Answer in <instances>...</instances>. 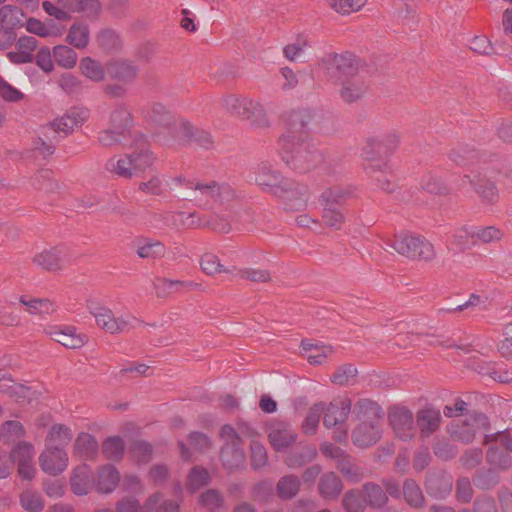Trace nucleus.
Instances as JSON below:
<instances>
[{
	"instance_id": "nucleus-21",
	"label": "nucleus",
	"mask_w": 512,
	"mask_h": 512,
	"mask_svg": "<svg viewBox=\"0 0 512 512\" xmlns=\"http://www.w3.org/2000/svg\"><path fill=\"white\" fill-rule=\"evenodd\" d=\"M245 452L242 444H223L220 450V460L228 471H234L244 466Z\"/></svg>"
},
{
	"instance_id": "nucleus-54",
	"label": "nucleus",
	"mask_w": 512,
	"mask_h": 512,
	"mask_svg": "<svg viewBox=\"0 0 512 512\" xmlns=\"http://www.w3.org/2000/svg\"><path fill=\"white\" fill-rule=\"evenodd\" d=\"M420 187L422 190L434 195H448L450 193V189L442 179L431 173L422 177Z\"/></svg>"
},
{
	"instance_id": "nucleus-51",
	"label": "nucleus",
	"mask_w": 512,
	"mask_h": 512,
	"mask_svg": "<svg viewBox=\"0 0 512 512\" xmlns=\"http://www.w3.org/2000/svg\"><path fill=\"white\" fill-rule=\"evenodd\" d=\"M124 451L125 444L120 436H110L102 443V453L109 460H121L124 455Z\"/></svg>"
},
{
	"instance_id": "nucleus-56",
	"label": "nucleus",
	"mask_w": 512,
	"mask_h": 512,
	"mask_svg": "<svg viewBox=\"0 0 512 512\" xmlns=\"http://www.w3.org/2000/svg\"><path fill=\"white\" fill-rule=\"evenodd\" d=\"M486 461L495 468L500 470H507L512 465L511 456L496 446L488 448L486 453Z\"/></svg>"
},
{
	"instance_id": "nucleus-43",
	"label": "nucleus",
	"mask_w": 512,
	"mask_h": 512,
	"mask_svg": "<svg viewBox=\"0 0 512 512\" xmlns=\"http://www.w3.org/2000/svg\"><path fill=\"white\" fill-rule=\"evenodd\" d=\"M449 159L459 166L471 165L478 158V152L473 145L459 144L448 154Z\"/></svg>"
},
{
	"instance_id": "nucleus-40",
	"label": "nucleus",
	"mask_w": 512,
	"mask_h": 512,
	"mask_svg": "<svg viewBox=\"0 0 512 512\" xmlns=\"http://www.w3.org/2000/svg\"><path fill=\"white\" fill-rule=\"evenodd\" d=\"M199 504L208 512H227L228 508L221 492L208 489L199 496Z\"/></svg>"
},
{
	"instance_id": "nucleus-38",
	"label": "nucleus",
	"mask_w": 512,
	"mask_h": 512,
	"mask_svg": "<svg viewBox=\"0 0 512 512\" xmlns=\"http://www.w3.org/2000/svg\"><path fill=\"white\" fill-rule=\"evenodd\" d=\"M141 242L142 244H139L136 249V254L139 258L155 260L165 256L166 247L161 241L143 238Z\"/></svg>"
},
{
	"instance_id": "nucleus-18",
	"label": "nucleus",
	"mask_w": 512,
	"mask_h": 512,
	"mask_svg": "<svg viewBox=\"0 0 512 512\" xmlns=\"http://www.w3.org/2000/svg\"><path fill=\"white\" fill-rule=\"evenodd\" d=\"M442 421L439 409L427 405L416 413V425L420 431L421 438H428L440 427Z\"/></svg>"
},
{
	"instance_id": "nucleus-61",
	"label": "nucleus",
	"mask_w": 512,
	"mask_h": 512,
	"mask_svg": "<svg viewBox=\"0 0 512 512\" xmlns=\"http://www.w3.org/2000/svg\"><path fill=\"white\" fill-rule=\"evenodd\" d=\"M366 505L365 498L356 490H349L342 499V506L347 512H363Z\"/></svg>"
},
{
	"instance_id": "nucleus-8",
	"label": "nucleus",
	"mask_w": 512,
	"mask_h": 512,
	"mask_svg": "<svg viewBox=\"0 0 512 512\" xmlns=\"http://www.w3.org/2000/svg\"><path fill=\"white\" fill-rule=\"evenodd\" d=\"M351 409L352 401L348 397L337 398L328 405L325 404L323 425L328 429L335 428L333 439L337 442H343L347 438L346 420Z\"/></svg>"
},
{
	"instance_id": "nucleus-16",
	"label": "nucleus",
	"mask_w": 512,
	"mask_h": 512,
	"mask_svg": "<svg viewBox=\"0 0 512 512\" xmlns=\"http://www.w3.org/2000/svg\"><path fill=\"white\" fill-rule=\"evenodd\" d=\"M44 333L68 349H80L88 340L87 335L78 333L74 326H47Z\"/></svg>"
},
{
	"instance_id": "nucleus-11",
	"label": "nucleus",
	"mask_w": 512,
	"mask_h": 512,
	"mask_svg": "<svg viewBox=\"0 0 512 512\" xmlns=\"http://www.w3.org/2000/svg\"><path fill=\"white\" fill-rule=\"evenodd\" d=\"M320 66L331 81H341L358 73L357 59L353 54H328L321 60Z\"/></svg>"
},
{
	"instance_id": "nucleus-32",
	"label": "nucleus",
	"mask_w": 512,
	"mask_h": 512,
	"mask_svg": "<svg viewBox=\"0 0 512 512\" xmlns=\"http://www.w3.org/2000/svg\"><path fill=\"white\" fill-rule=\"evenodd\" d=\"M90 474L91 469L86 464L77 466L73 470L72 476L70 478V486L74 494L78 496L88 494L91 488Z\"/></svg>"
},
{
	"instance_id": "nucleus-60",
	"label": "nucleus",
	"mask_w": 512,
	"mask_h": 512,
	"mask_svg": "<svg viewBox=\"0 0 512 512\" xmlns=\"http://www.w3.org/2000/svg\"><path fill=\"white\" fill-rule=\"evenodd\" d=\"M210 483V475L207 469L195 466L190 470L187 481V488L195 492L201 487Z\"/></svg>"
},
{
	"instance_id": "nucleus-58",
	"label": "nucleus",
	"mask_w": 512,
	"mask_h": 512,
	"mask_svg": "<svg viewBox=\"0 0 512 512\" xmlns=\"http://www.w3.org/2000/svg\"><path fill=\"white\" fill-rule=\"evenodd\" d=\"M475 226L464 225L456 229L452 235V244L458 246L462 250L469 248L471 245H475Z\"/></svg>"
},
{
	"instance_id": "nucleus-49",
	"label": "nucleus",
	"mask_w": 512,
	"mask_h": 512,
	"mask_svg": "<svg viewBox=\"0 0 512 512\" xmlns=\"http://www.w3.org/2000/svg\"><path fill=\"white\" fill-rule=\"evenodd\" d=\"M74 448L80 456L91 459L97 454L98 442L91 434L82 432L77 436Z\"/></svg>"
},
{
	"instance_id": "nucleus-6",
	"label": "nucleus",
	"mask_w": 512,
	"mask_h": 512,
	"mask_svg": "<svg viewBox=\"0 0 512 512\" xmlns=\"http://www.w3.org/2000/svg\"><path fill=\"white\" fill-rule=\"evenodd\" d=\"M387 245L411 260L432 262L437 255L433 244L425 237L416 234L401 233L393 240H389Z\"/></svg>"
},
{
	"instance_id": "nucleus-46",
	"label": "nucleus",
	"mask_w": 512,
	"mask_h": 512,
	"mask_svg": "<svg viewBox=\"0 0 512 512\" xmlns=\"http://www.w3.org/2000/svg\"><path fill=\"white\" fill-rule=\"evenodd\" d=\"M358 369L355 365L345 363L338 366L330 376V381L338 386H350L357 382Z\"/></svg>"
},
{
	"instance_id": "nucleus-23",
	"label": "nucleus",
	"mask_w": 512,
	"mask_h": 512,
	"mask_svg": "<svg viewBox=\"0 0 512 512\" xmlns=\"http://www.w3.org/2000/svg\"><path fill=\"white\" fill-rule=\"evenodd\" d=\"M425 486L429 495L444 498L451 492L453 480L444 473H430L426 477Z\"/></svg>"
},
{
	"instance_id": "nucleus-62",
	"label": "nucleus",
	"mask_w": 512,
	"mask_h": 512,
	"mask_svg": "<svg viewBox=\"0 0 512 512\" xmlns=\"http://www.w3.org/2000/svg\"><path fill=\"white\" fill-rule=\"evenodd\" d=\"M472 481L477 488L488 490L499 483L500 477L494 470L487 469L476 473Z\"/></svg>"
},
{
	"instance_id": "nucleus-30",
	"label": "nucleus",
	"mask_w": 512,
	"mask_h": 512,
	"mask_svg": "<svg viewBox=\"0 0 512 512\" xmlns=\"http://www.w3.org/2000/svg\"><path fill=\"white\" fill-rule=\"evenodd\" d=\"M353 190L350 187L333 186L326 188L319 196L321 206L340 207L349 198Z\"/></svg>"
},
{
	"instance_id": "nucleus-59",
	"label": "nucleus",
	"mask_w": 512,
	"mask_h": 512,
	"mask_svg": "<svg viewBox=\"0 0 512 512\" xmlns=\"http://www.w3.org/2000/svg\"><path fill=\"white\" fill-rule=\"evenodd\" d=\"M329 7L341 15L358 12L365 6L367 0H326Z\"/></svg>"
},
{
	"instance_id": "nucleus-53",
	"label": "nucleus",
	"mask_w": 512,
	"mask_h": 512,
	"mask_svg": "<svg viewBox=\"0 0 512 512\" xmlns=\"http://www.w3.org/2000/svg\"><path fill=\"white\" fill-rule=\"evenodd\" d=\"M403 496L408 505L421 508L424 505V495L413 479H406L403 483Z\"/></svg>"
},
{
	"instance_id": "nucleus-3",
	"label": "nucleus",
	"mask_w": 512,
	"mask_h": 512,
	"mask_svg": "<svg viewBox=\"0 0 512 512\" xmlns=\"http://www.w3.org/2000/svg\"><path fill=\"white\" fill-rule=\"evenodd\" d=\"M220 107L227 114L247 120L256 129H268L271 121L263 104L241 94L227 93L219 99Z\"/></svg>"
},
{
	"instance_id": "nucleus-5",
	"label": "nucleus",
	"mask_w": 512,
	"mask_h": 512,
	"mask_svg": "<svg viewBox=\"0 0 512 512\" xmlns=\"http://www.w3.org/2000/svg\"><path fill=\"white\" fill-rule=\"evenodd\" d=\"M324 165L330 169L324 152L319 150L312 139L290 138V166L300 173L308 172Z\"/></svg>"
},
{
	"instance_id": "nucleus-28",
	"label": "nucleus",
	"mask_w": 512,
	"mask_h": 512,
	"mask_svg": "<svg viewBox=\"0 0 512 512\" xmlns=\"http://www.w3.org/2000/svg\"><path fill=\"white\" fill-rule=\"evenodd\" d=\"M63 252L59 248L53 247L43 250L33 257V263L47 271H57L63 266Z\"/></svg>"
},
{
	"instance_id": "nucleus-55",
	"label": "nucleus",
	"mask_w": 512,
	"mask_h": 512,
	"mask_svg": "<svg viewBox=\"0 0 512 512\" xmlns=\"http://www.w3.org/2000/svg\"><path fill=\"white\" fill-rule=\"evenodd\" d=\"M324 409V402H317L310 408L307 416L305 417L302 423V430L306 435L315 434L318 428L320 417L323 414Z\"/></svg>"
},
{
	"instance_id": "nucleus-7",
	"label": "nucleus",
	"mask_w": 512,
	"mask_h": 512,
	"mask_svg": "<svg viewBox=\"0 0 512 512\" xmlns=\"http://www.w3.org/2000/svg\"><path fill=\"white\" fill-rule=\"evenodd\" d=\"M186 188L190 190L184 198L189 201L212 200L219 203H226L236 198L235 189L226 182L200 181L192 179L186 182Z\"/></svg>"
},
{
	"instance_id": "nucleus-45",
	"label": "nucleus",
	"mask_w": 512,
	"mask_h": 512,
	"mask_svg": "<svg viewBox=\"0 0 512 512\" xmlns=\"http://www.w3.org/2000/svg\"><path fill=\"white\" fill-rule=\"evenodd\" d=\"M131 124L132 116L130 111L123 104L116 105L110 115V127L130 136Z\"/></svg>"
},
{
	"instance_id": "nucleus-42",
	"label": "nucleus",
	"mask_w": 512,
	"mask_h": 512,
	"mask_svg": "<svg viewBox=\"0 0 512 512\" xmlns=\"http://www.w3.org/2000/svg\"><path fill=\"white\" fill-rule=\"evenodd\" d=\"M310 199V191L307 185L290 183V211H301L307 207Z\"/></svg>"
},
{
	"instance_id": "nucleus-31",
	"label": "nucleus",
	"mask_w": 512,
	"mask_h": 512,
	"mask_svg": "<svg viewBox=\"0 0 512 512\" xmlns=\"http://www.w3.org/2000/svg\"><path fill=\"white\" fill-rule=\"evenodd\" d=\"M353 413L362 422L381 421L383 417L382 408L370 399H359L354 405Z\"/></svg>"
},
{
	"instance_id": "nucleus-1",
	"label": "nucleus",
	"mask_w": 512,
	"mask_h": 512,
	"mask_svg": "<svg viewBox=\"0 0 512 512\" xmlns=\"http://www.w3.org/2000/svg\"><path fill=\"white\" fill-rule=\"evenodd\" d=\"M337 130V120L329 111L299 107L290 112V138L312 139V132L331 135Z\"/></svg>"
},
{
	"instance_id": "nucleus-44",
	"label": "nucleus",
	"mask_w": 512,
	"mask_h": 512,
	"mask_svg": "<svg viewBox=\"0 0 512 512\" xmlns=\"http://www.w3.org/2000/svg\"><path fill=\"white\" fill-rule=\"evenodd\" d=\"M89 39V26L82 22L73 23L66 37L67 42L78 49H83L87 47Z\"/></svg>"
},
{
	"instance_id": "nucleus-36",
	"label": "nucleus",
	"mask_w": 512,
	"mask_h": 512,
	"mask_svg": "<svg viewBox=\"0 0 512 512\" xmlns=\"http://www.w3.org/2000/svg\"><path fill=\"white\" fill-rule=\"evenodd\" d=\"M96 42L106 53H117L123 46L121 36L111 28L100 30L96 35Z\"/></svg>"
},
{
	"instance_id": "nucleus-47",
	"label": "nucleus",
	"mask_w": 512,
	"mask_h": 512,
	"mask_svg": "<svg viewBox=\"0 0 512 512\" xmlns=\"http://www.w3.org/2000/svg\"><path fill=\"white\" fill-rule=\"evenodd\" d=\"M317 456L314 445L295 446L290 450V468L302 467L312 462Z\"/></svg>"
},
{
	"instance_id": "nucleus-52",
	"label": "nucleus",
	"mask_w": 512,
	"mask_h": 512,
	"mask_svg": "<svg viewBox=\"0 0 512 512\" xmlns=\"http://www.w3.org/2000/svg\"><path fill=\"white\" fill-rule=\"evenodd\" d=\"M80 70L82 74L94 81V82H100L103 81L105 78L106 71L105 67L102 66V64L99 61H96L90 57H85L80 62Z\"/></svg>"
},
{
	"instance_id": "nucleus-33",
	"label": "nucleus",
	"mask_w": 512,
	"mask_h": 512,
	"mask_svg": "<svg viewBox=\"0 0 512 512\" xmlns=\"http://www.w3.org/2000/svg\"><path fill=\"white\" fill-rule=\"evenodd\" d=\"M63 8L70 12L83 13L89 18H97L101 12L102 5L99 0H59Z\"/></svg>"
},
{
	"instance_id": "nucleus-24",
	"label": "nucleus",
	"mask_w": 512,
	"mask_h": 512,
	"mask_svg": "<svg viewBox=\"0 0 512 512\" xmlns=\"http://www.w3.org/2000/svg\"><path fill=\"white\" fill-rule=\"evenodd\" d=\"M179 131L188 141L202 148L210 149L213 146L214 140L210 132L194 126L189 120L180 119Z\"/></svg>"
},
{
	"instance_id": "nucleus-20",
	"label": "nucleus",
	"mask_w": 512,
	"mask_h": 512,
	"mask_svg": "<svg viewBox=\"0 0 512 512\" xmlns=\"http://www.w3.org/2000/svg\"><path fill=\"white\" fill-rule=\"evenodd\" d=\"M153 288L157 298H167L173 292H181L184 289H201V284L193 281L173 280L165 277H157L153 281Z\"/></svg>"
},
{
	"instance_id": "nucleus-35",
	"label": "nucleus",
	"mask_w": 512,
	"mask_h": 512,
	"mask_svg": "<svg viewBox=\"0 0 512 512\" xmlns=\"http://www.w3.org/2000/svg\"><path fill=\"white\" fill-rule=\"evenodd\" d=\"M120 481L118 470L111 464L103 466L98 472L97 490L101 493H111Z\"/></svg>"
},
{
	"instance_id": "nucleus-64",
	"label": "nucleus",
	"mask_w": 512,
	"mask_h": 512,
	"mask_svg": "<svg viewBox=\"0 0 512 512\" xmlns=\"http://www.w3.org/2000/svg\"><path fill=\"white\" fill-rule=\"evenodd\" d=\"M21 506L29 512H40L44 508L42 496L34 491L26 490L20 495Z\"/></svg>"
},
{
	"instance_id": "nucleus-57",
	"label": "nucleus",
	"mask_w": 512,
	"mask_h": 512,
	"mask_svg": "<svg viewBox=\"0 0 512 512\" xmlns=\"http://www.w3.org/2000/svg\"><path fill=\"white\" fill-rule=\"evenodd\" d=\"M53 57L57 65L69 69L77 62V53L66 45H58L53 49Z\"/></svg>"
},
{
	"instance_id": "nucleus-48",
	"label": "nucleus",
	"mask_w": 512,
	"mask_h": 512,
	"mask_svg": "<svg viewBox=\"0 0 512 512\" xmlns=\"http://www.w3.org/2000/svg\"><path fill=\"white\" fill-rule=\"evenodd\" d=\"M363 492L366 503L371 508H381L388 502V496L384 489L374 482L365 483L363 485Z\"/></svg>"
},
{
	"instance_id": "nucleus-2",
	"label": "nucleus",
	"mask_w": 512,
	"mask_h": 512,
	"mask_svg": "<svg viewBox=\"0 0 512 512\" xmlns=\"http://www.w3.org/2000/svg\"><path fill=\"white\" fill-rule=\"evenodd\" d=\"M133 147L131 153L110 158L105 164L106 171L123 179L140 177L153 165L156 157L143 135L135 138Z\"/></svg>"
},
{
	"instance_id": "nucleus-10",
	"label": "nucleus",
	"mask_w": 512,
	"mask_h": 512,
	"mask_svg": "<svg viewBox=\"0 0 512 512\" xmlns=\"http://www.w3.org/2000/svg\"><path fill=\"white\" fill-rule=\"evenodd\" d=\"M490 421L488 417L478 411H472L464 420L452 423L448 432L455 440L464 444L471 443L479 431H489Z\"/></svg>"
},
{
	"instance_id": "nucleus-37",
	"label": "nucleus",
	"mask_w": 512,
	"mask_h": 512,
	"mask_svg": "<svg viewBox=\"0 0 512 512\" xmlns=\"http://www.w3.org/2000/svg\"><path fill=\"white\" fill-rule=\"evenodd\" d=\"M321 219L332 231H341L346 223L345 211L340 207L322 206Z\"/></svg>"
},
{
	"instance_id": "nucleus-63",
	"label": "nucleus",
	"mask_w": 512,
	"mask_h": 512,
	"mask_svg": "<svg viewBox=\"0 0 512 512\" xmlns=\"http://www.w3.org/2000/svg\"><path fill=\"white\" fill-rule=\"evenodd\" d=\"M200 266L202 271L207 275H215L219 273H228L230 270L226 269L221 263L219 258L211 253H206L201 257Z\"/></svg>"
},
{
	"instance_id": "nucleus-41",
	"label": "nucleus",
	"mask_w": 512,
	"mask_h": 512,
	"mask_svg": "<svg viewBox=\"0 0 512 512\" xmlns=\"http://www.w3.org/2000/svg\"><path fill=\"white\" fill-rule=\"evenodd\" d=\"M367 91V86L359 79L346 80L342 82L340 96L346 103L359 101Z\"/></svg>"
},
{
	"instance_id": "nucleus-29",
	"label": "nucleus",
	"mask_w": 512,
	"mask_h": 512,
	"mask_svg": "<svg viewBox=\"0 0 512 512\" xmlns=\"http://www.w3.org/2000/svg\"><path fill=\"white\" fill-rule=\"evenodd\" d=\"M19 302L23 304L30 315L46 317L52 315L56 310V304L48 298H28L20 296Z\"/></svg>"
},
{
	"instance_id": "nucleus-15",
	"label": "nucleus",
	"mask_w": 512,
	"mask_h": 512,
	"mask_svg": "<svg viewBox=\"0 0 512 512\" xmlns=\"http://www.w3.org/2000/svg\"><path fill=\"white\" fill-rule=\"evenodd\" d=\"M105 71L110 80L131 85L138 79L140 69L130 59L115 58L106 63Z\"/></svg>"
},
{
	"instance_id": "nucleus-14",
	"label": "nucleus",
	"mask_w": 512,
	"mask_h": 512,
	"mask_svg": "<svg viewBox=\"0 0 512 512\" xmlns=\"http://www.w3.org/2000/svg\"><path fill=\"white\" fill-rule=\"evenodd\" d=\"M389 423L395 435L403 440H411L416 433L414 415L405 406H394L388 413Z\"/></svg>"
},
{
	"instance_id": "nucleus-39",
	"label": "nucleus",
	"mask_w": 512,
	"mask_h": 512,
	"mask_svg": "<svg viewBox=\"0 0 512 512\" xmlns=\"http://www.w3.org/2000/svg\"><path fill=\"white\" fill-rule=\"evenodd\" d=\"M310 43L303 33L296 34L290 43V62L305 63L310 56Z\"/></svg>"
},
{
	"instance_id": "nucleus-17",
	"label": "nucleus",
	"mask_w": 512,
	"mask_h": 512,
	"mask_svg": "<svg viewBox=\"0 0 512 512\" xmlns=\"http://www.w3.org/2000/svg\"><path fill=\"white\" fill-rule=\"evenodd\" d=\"M39 463L45 473L56 476L67 468L68 456L65 449L46 445L45 450L39 456Z\"/></svg>"
},
{
	"instance_id": "nucleus-22",
	"label": "nucleus",
	"mask_w": 512,
	"mask_h": 512,
	"mask_svg": "<svg viewBox=\"0 0 512 512\" xmlns=\"http://www.w3.org/2000/svg\"><path fill=\"white\" fill-rule=\"evenodd\" d=\"M87 118V111L79 109H70L61 117L55 118L52 122L58 129L62 137H67L74 127L81 126Z\"/></svg>"
},
{
	"instance_id": "nucleus-34",
	"label": "nucleus",
	"mask_w": 512,
	"mask_h": 512,
	"mask_svg": "<svg viewBox=\"0 0 512 512\" xmlns=\"http://www.w3.org/2000/svg\"><path fill=\"white\" fill-rule=\"evenodd\" d=\"M336 468L351 483H358L365 477V470L348 454L336 463Z\"/></svg>"
},
{
	"instance_id": "nucleus-26",
	"label": "nucleus",
	"mask_w": 512,
	"mask_h": 512,
	"mask_svg": "<svg viewBox=\"0 0 512 512\" xmlns=\"http://www.w3.org/2000/svg\"><path fill=\"white\" fill-rule=\"evenodd\" d=\"M268 438L270 444L276 451L288 449V424L285 421L273 419L269 421Z\"/></svg>"
},
{
	"instance_id": "nucleus-12",
	"label": "nucleus",
	"mask_w": 512,
	"mask_h": 512,
	"mask_svg": "<svg viewBox=\"0 0 512 512\" xmlns=\"http://www.w3.org/2000/svg\"><path fill=\"white\" fill-rule=\"evenodd\" d=\"M497 173L498 170L495 166L492 169L481 166L473 177L470 174H465L464 178L469 180L476 193L484 202L494 204L499 198L497 187L493 181Z\"/></svg>"
},
{
	"instance_id": "nucleus-4",
	"label": "nucleus",
	"mask_w": 512,
	"mask_h": 512,
	"mask_svg": "<svg viewBox=\"0 0 512 512\" xmlns=\"http://www.w3.org/2000/svg\"><path fill=\"white\" fill-rule=\"evenodd\" d=\"M399 143L400 135L396 131L368 138L363 147V156L367 162L365 170L369 173H386L389 169L386 159L397 149Z\"/></svg>"
},
{
	"instance_id": "nucleus-27",
	"label": "nucleus",
	"mask_w": 512,
	"mask_h": 512,
	"mask_svg": "<svg viewBox=\"0 0 512 512\" xmlns=\"http://www.w3.org/2000/svg\"><path fill=\"white\" fill-rule=\"evenodd\" d=\"M343 490L342 480L334 472L324 473L318 483V491L322 498L335 500Z\"/></svg>"
},
{
	"instance_id": "nucleus-9",
	"label": "nucleus",
	"mask_w": 512,
	"mask_h": 512,
	"mask_svg": "<svg viewBox=\"0 0 512 512\" xmlns=\"http://www.w3.org/2000/svg\"><path fill=\"white\" fill-rule=\"evenodd\" d=\"M87 309L94 317L97 326L105 332L116 335L129 331L134 326L131 324L130 319L139 322L135 317L119 316L116 317L113 311L97 301H88Z\"/></svg>"
},
{
	"instance_id": "nucleus-25",
	"label": "nucleus",
	"mask_w": 512,
	"mask_h": 512,
	"mask_svg": "<svg viewBox=\"0 0 512 512\" xmlns=\"http://www.w3.org/2000/svg\"><path fill=\"white\" fill-rule=\"evenodd\" d=\"M150 119L159 127L171 129L176 126L180 128V119L182 118L177 116L162 103L154 102L151 105Z\"/></svg>"
},
{
	"instance_id": "nucleus-19",
	"label": "nucleus",
	"mask_w": 512,
	"mask_h": 512,
	"mask_svg": "<svg viewBox=\"0 0 512 512\" xmlns=\"http://www.w3.org/2000/svg\"><path fill=\"white\" fill-rule=\"evenodd\" d=\"M381 421H363L352 433L353 443L358 447H369L381 438Z\"/></svg>"
},
{
	"instance_id": "nucleus-50",
	"label": "nucleus",
	"mask_w": 512,
	"mask_h": 512,
	"mask_svg": "<svg viewBox=\"0 0 512 512\" xmlns=\"http://www.w3.org/2000/svg\"><path fill=\"white\" fill-rule=\"evenodd\" d=\"M72 440L71 430L63 424L53 425L47 435V446H59L64 449Z\"/></svg>"
},
{
	"instance_id": "nucleus-13",
	"label": "nucleus",
	"mask_w": 512,
	"mask_h": 512,
	"mask_svg": "<svg viewBox=\"0 0 512 512\" xmlns=\"http://www.w3.org/2000/svg\"><path fill=\"white\" fill-rule=\"evenodd\" d=\"M255 183L277 198L284 199L288 192V182L278 170L262 164L255 172Z\"/></svg>"
}]
</instances>
